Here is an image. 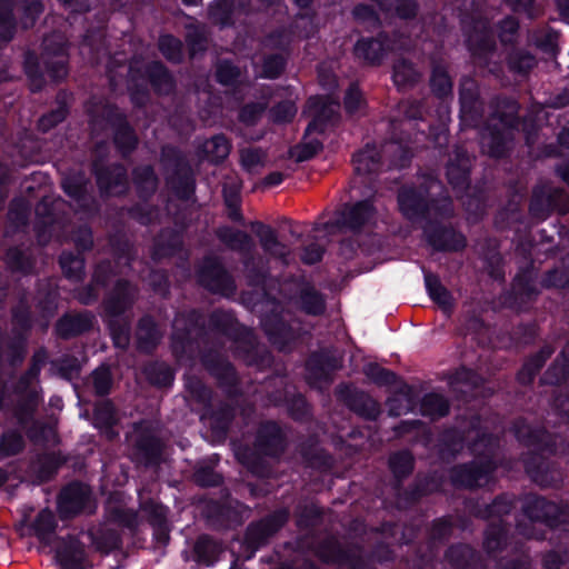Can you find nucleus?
<instances>
[{
  "instance_id": "obj_52",
  "label": "nucleus",
  "mask_w": 569,
  "mask_h": 569,
  "mask_svg": "<svg viewBox=\"0 0 569 569\" xmlns=\"http://www.w3.org/2000/svg\"><path fill=\"white\" fill-rule=\"evenodd\" d=\"M316 555L325 562H342L345 553L335 538H329L318 546Z\"/></svg>"
},
{
  "instance_id": "obj_5",
  "label": "nucleus",
  "mask_w": 569,
  "mask_h": 569,
  "mask_svg": "<svg viewBox=\"0 0 569 569\" xmlns=\"http://www.w3.org/2000/svg\"><path fill=\"white\" fill-rule=\"evenodd\" d=\"M389 158L390 167H403L410 158L408 149L399 142H387L378 151L375 146L367 144L353 157L355 171L358 176L377 172L381 167V158Z\"/></svg>"
},
{
  "instance_id": "obj_13",
  "label": "nucleus",
  "mask_w": 569,
  "mask_h": 569,
  "mask_svg": "<svg viewBox=\"0 0 569 569\" xmlns=\"http://www.w3.org/2000/svg\"><path fill=\"white\" fill-rule=\"evenodd\" d=\"M339 102L331 97H311L308 99L305 112L311 118L307 134L321 132L326 122L332 121L339 111Z\"/></svg>"
},
{
  "instance_id": "obj_1",
  "label": "nucleus",
  "mask_w": 569,
  "mask_h": 569,
  "mask_svg": "<svg viewBox=\"0 0 569 569\" xmlns=\"http://www.w3.org/2000/svg\"><path fill=\"white\" fill-rule=\"evenodd\" d=\"M67 40L61 33H52L43 40V51L40 61L32 53L26 57L24 69L30 80L32 91L40 90L44 84L41 68L50 74L53 80H61L68 74Z\"/></svg>"
},
{
  "instance_id": "obj_37",
  "label": "nucleus",
  "mask_w": 569,
  "mask_h": 569,
  "mask_svg": "<svg viewBox=\"0 0 569 569\" xmlns=\"http://www.w3.org/2000/svg\"><path fill=\"white\" fill-rule=\"evenodd\" d=\"M240 188L241 183L237 178H230L223 184V197L228 208V217L233 221H241L242 214L240 212Z\"/></svg>"
},
{
  "instance_id": "obj_36",
  "label": "nucleus",
  "mask_w": 569,
  "mask_h": 569,
  "mask_svg": "<svg viewBox=\"0 0 569 569\" xmlns=\"http://www.w3.org/2000/svg\"><path fill=\"white\" fill-rule=\"evenodd\" d=\"M392 78L399 89H407L415 86L420 80L421 74L411 62L399 59L393 64Z\"/></svg>"
},
{
  "instance_id": "obj_19",
  "label": "nucleus",
  "mask_w": 569,
  "mask_h": 569,
  "mask_svg": "<svg viewBox=\"0 0 569 569\" xmlns=\"http://www.w3.org/2000/svg\"><path fill=\"white\" fill-rule=\"evenodd\" d=\"M461 119L467 126H477L482 117V104L478 99V86L471 78L462 80L460 86Z\"/></svg>"
},
{
  "instance_id": "obj_51",
  "label": "nucleus",
  "mask_w": 569,
  "mask_h": 569,
  "mask_svg": "<svg viewBox=\"0 0 569 569\" xmlns=\"http://www.w3.org/2000/svg\"><path fill=\"white\" fill-rule=\"evenodd\" d=\"M23 446V438L19 432H4L0 439V459L18 455Z\"/></svg>"
},
{
  "instance_id": "obj_16",
  "label": "nucleus",
  "mask_w": 569,
  "mask_h": 569,
  "mask_svg": "<svg viewBox=\"0 0 569 569\" xmlns=\"http://www.w3.org/2000/svg\"><path fill=\"white\" fill-rule=\"evenodd\" d=\"M550 208L562 213L566 212L569 208L567 193L561 189H536L530 203V212L539 219H543Z\"/></svg>"
},
{
  "instance_id": "obj_33",
  "label": "nucleus",
  "mask_w": 569,
  "mask_h": 569,
  "mask_svg": "<svg viewBox=\"0 0 569 569\" xmlns=\"http://www.w3.org/2000/svg\"><path fill=\"white\" fill-rule=\"evenodd\" d=\"M136 336L138 348L142 351L149 352L158 345L162 333L149 317H144L138 325Z\"/></svg>"
},
{
  "instance_id": "obj_21",
  "label": "nucleus",
  "mask_w": 569,
  "mask_h": 569,
  "mask_svg": "<svg viewBox=\"0 0 569 569\" xmlns=\"http://www.w3.org/2000/svg\"><path fill=\"white\" fill-rule=\"evenodd\" d=\"M288 515V511L282 509L258 523L251 525L247 531L248 543L254 547L262 545L287 522Z\"/></svg>"
},
{
  "instance_id": "obj_63",
  "label": "nucleus",
  "mask_w": 569,
  "mask_h": 569,
  "mask_svg": "<svg viewBox=\"0 0 569 569\" xmlns=\"http://www.w3.org/2000/svg\"><path fill=\"white\" fill-rule=\"evenodd\" d=\"M473 556L472 548L466 545L452 546L447 552L448 560L457 568L467 567Z\"/></svg>"
},
{
  "instance_id": "obj_43",
  "label": "nucleus",
  "mask_w": 569,
  "mask_h": 569,
  "mask_svg": "<svg viewBox=\"0 0 569 569\" xmlns=\"http://www.w3.org/2000/svg\"><path fill=\"white\" fill-rule=\"evenodd\" d=\"M426 286L430 298L443 310L452 308V297L450 292L442 286L438 277L427 273Z\"/></svg>"
},
{
  "instance_id": "obj_47",
  "label": "nucleus",
  "mask_w": 569,
  "mask_h": 569,
  "mask_svg": "<svg viewBox=\"0 0 569 569\" xmlns=\"http://www.w3.org/2000/svg\"><path fill=\"white\" fill-rule=\"evenodd\" d=\"M203 365L214 376L226 379L228 382L234 380V371L232 366L226 361L220 355H207L203 357Z\"/></svg>"
},
{
  "instance_id": "obj_64",
  "label": "nucleus",
  "mask_w": 569,
  "mask_h": 569,
  "mask_svg": "<svg viewBox=\"0 0 569 569\" xmlns=\"http://www.w3.org/2000/svg\"><path fill=\"white\" fill-rule=\"evenodd\" d=\"M23 17L21 23L23 28H30L34 24L37 18L43 11V4L40 0H20Z\"/></svg>"
},
{
  "instance_id": "obj_41",
  "label": "nucleus",
  "mask_w": 569,
  "mask_h": 569,
  "mask_svg": "<svg viewBox=\"0 0 569 569\" xmlns=\"http://www.w3.org/2000/svg\"><path fill=\"white\" fill-rule=\"evenodd\" d=\"M220 552V545L208 536L199 537L193 547L194 559L204 565L212 563Z\"/></svg>"
},
{
  "instance_id": "obj_14",
  "label": "nucleus",
  "mask_w": 569,
  "mask_h": 569,
  "mask_svg": "<svg viewBox=\"0 0 569 569\" xmlns=\"http://www.w3.org/2000/svg\"><path fill=\"white\" fill-rule=\"evenodd\" d=\"M62 204L61 200H58L52 203V210L49 209V202L47 199H43L36 208L37 213V223L36 230L38 240L40 243L44 244L49 241L52 234H57L59 237L60 231H66L69 226L63 223L61 220L57 219L53 211H56Z\"/></svg>"
},
{
  "instance_id": "obj_7",
  "label": "nucleus",
  "mask_w": 569,
  "mask_h": 569,
  "mask_svg": "<svg viewBox=\"0 0 569 569\" xmlns=\"http://www.w3.org/2000/svg\"><path fill=\"white\" fill-rule=\"evenodd\" d=\"M47 359L44 350L37 351L32 357L30 369L17 385V391L23 401L18 412L20 421H23L24 416L31 415L39 403L38 376Z\"/></svg>"
},
{
  "instance_id": "obj_38",
  "label": "nucleus",
  "mask_w": 569,
  "mask_h": 569,
  "mask_svg": "<svg viewBox=\"0 0 569 569\" xmlns=\"http://www.w3.org/2000/svg\"><path fill=\"white\" fill-rule=\"evenodd\" d=\"M187 400L191 402L192 409H206L210 401V390L197 378L189 377L186 381Z\"/></svg>"
},
{
  "instance_id": "obj_30",
  "label": "nucleus",
  "mask_w": 569,
  "mask_h": 569,
  "mask_svg": "<svg viewBox=\"0 0 569 569\" xmlns=\"http://www.w3.org/2000/svg\"><path fill=\"white\" fill-rule=\"evenodd\" d=\"M388 49L393 48L386 46L380 38L361 39L355 46V54L366 63L378 64Z\"/></svg>"
},
{
  "instance_id": "obj_59",
  "label": "nucleus",
  "mask_w": 569,
  "mask_h": 569,
  "mask_svg": "<svg viewBox=\"0 0 569 569\" xmlns=\"http://www.w3.org/2000/svg\"><path fill=\"white\" fill-rule=\"evenodd\" d=\"M60 264L66 277L79 280L83 273V260L78 256L71 253H62L60 257Z\"/></svg>"
},
{
  "instance_id": "obj_12",
  "label": "nucleus",
  "mask_w": 569,
  "mask_h": 569,
  "mask_svg": "<svg viewBox=\"0 0 569 569\" xmlns=\"http://www.w3.org/2000/svg\"><path fill=\"white\" fill-rule=\"evenodd\" d=\"M203 331V319L196 311L188 315H179L173 321L172 348L178 355L186 350L192 339Z\"/></svg>"
},
{
  "instance_id": "obj_15",
  "label": "nucleus",
  "mask_w": 569,
  "mask_h": 569,
  "mask_svg": "<svg viewBox=\"0 0 569 569\" xmlns=\"http://www.w3.org/2000/svg\"><path fill=\"white\" fill-rule=\"evenodd\" d=\"M58 508L62 517H71L83 510L91 511L89 488L81 483L69 485L59 496Z\"/></svg>"
},
{
  "instance_id": "obj_20",
  "label": "nucleus",
  "mask_w": 569,
  "mask_h": 569,
  "mask_svg": "<svg viewBox=\"0 0 569 569\" xmlns=\"http://www.w3.org/2000/svg\"><path fill=\"white\" fill-rule=\"evenodd\" d=\"M284 446L283 432L277 423L261 425L256 440V449L259 453L277 457L284 450Z\"/></svg>"
},
{
  "instance_id": "obj_61",
  "label": "nucleus",
  "mask_w": 569,
  "mask_h": 569,
  "mask_svg": "<svg viewBox=\"0 0 569 569\" xmlns=\"http://www.w3.org/2000/svg\"><path fill=\"white\" fill-rule=\"evenodd\" d=\"M7 263L13 270L21 272H29L32 269L33 262L31 257L18 248L10 249L7 252Z\"/></svg>"
},
{
  "instance_id": "obj_28",
  "label": "nucleus",
  "mask_w": 569,
  "mask_h": 569,
  "mask_svg": "<svg viewBox=\"0 0 569 569\" xmlns=\"http://www.w3.org/2000/svg\"><path fill=\"white\" fill-rule=\"evenodd\" d=\"M97 182L101 190L109 193H120L119 187H124L127 182L126 169L122 166H114L111 169L101 170L98 163H94Z\"/></svg>"
},
{
  "instance_id": "obj_17",
  "label": "nucleus",
  "mask_w": 569,
  "mask_h": 569,
  "mask_svg": "<svg viewBox=\"0 0 569 569\" xmlns=\"http://www.w3.org/2000/svg\"><path fill=\"white\" fill-rule=\"evenodd\" d=\"M341 367V358L326 353H315L307 361L308 380L319 388L331 381V375Z\"/></svg>"
},
{
  "instance_id": "obj_23",
  "label": "nucleus",
  "mask_w": 569,
  "mask_h": 569,
  "mask_svg": "<svg viewBox=\"0 0 569 569\" xmlns=\"http://www.w3.org/2000/svg\"><path fill=\"white\" fill-rule=\"evenodd\" d=\"M261 323L270 341L280 350H286L296 339L292 328L286 323L283 316L278 312L266 316Z\"/></svg>"
},
{
  "instance_id": "obj_62",
  "label": "nucleus",
  "mask_w": 569,
  "mask_h": 569,
  "mask_svg": "<svg viewBox=\"0 0 569 569\" xmlns=\"http://www.w3.org/2000/svg\"><path fill=\"white\" fill-rule=\"evenodd\" d=\"M33 530L40 539H46L56 528L54 516L49 510H42L38 513L33 525Z\"/></svg>"
},
{
  "instance_id": "obj_54",
  "label": "nucleus",
  "mask_w": 569,
  "mask_h": 569,
  "mask_svg": "<svg viewBox=\"0 0 569 569\" xmlns=\"http://www.w3.org/2000/svg\"><path fill=\"white\" fill-rule=\"evenodd\" d=\"M381 10L390 11L395 8L396 13L403 19L415 17L417 4L413 0H375Z\"/></svg>"
},
{
  "instance_id": "obj_4",
  "label": "nucleus",
  "mask_w": 569,
  "mask_h": 569,
  "mask_svg": "<svg viewBox=\"0 0 569 569\" xmlns=\"http://www.w3.org/2000/svg\"><path fill=\"white\" fill-rule=\"evenodd\" d=\"M87 111L93 131L104 130L108 126L114 128V143L123 154L136 148L137 137L116 108L102 100H92L87 104Z\"/></svg>"
},
{
  "instance_id": "obj_9",
  "label": "nucleus",
  "mask_w": 569,
  "mask_h": 569,
  "mask_svg": "<svg viewBox=\"0 0 569 569\" xmlns=\"http://www.w3.org/2000/svg\"><path fill=\"white\" fill-rule=\"evenodd\" d=\"M523 511L529 519L546 522L550 527L569 523V506H560L541 497H527Z\"/></svg>"
},
{
  "instance_id": "obj_24",
  "label": "nucleus",
  "mask_w": 569,
  "mask_h": 569,
  "mask_svg": "<svg viewBox=\"0 0 569 569\" xmlns=\"http://www.w3.org/2000/svg\"><path fill=\"white\" fill-rule=\"evenodd\" d=\"M398 202L400 211L409 220H415L429 210L426 189L405 187L399 192Z\"/></svg>"
},
{
  "instance_id": "obj_56",
  "label": "nucleus",
  "mask_w": 569,
  "mask_h": 569,
  "mask_svg": "<svg viewBox=\"0 0 569 569\" xmlns=\"http://www.w3.org/2000/svg\"><path fill=\"white\" fill-rule=\"evenodd\" d=\"M159 50L170 61L179 62L182 57V43L172 36H162L159 39Z\"/></svg>"
},
{
  "instance_id": "obj_40",
  "label": "nucleus",
  "mask_w": 569,
  "mask_h": 569,
  "mask_svg": "<svg viewBox=\"0 0 569 569\" xmlns=\"http://www.w3.org/2000/svg\"><path fill=\"white\" fill-rule=\"evenodd\" d=\"M137 453L146 463H157L162 453L161 441L150 435H141L137 440Z\"/></svg>"
},
{
  "instance_id": "obj_25",
  "label": "nucleus",
  "mask_w": 569,
  "mask_h": 569,
  "mask_svg": "<svg viewBox=\"0 0 569 569\" xmlns=\"http://www.w3.org/2000/svg\"><path fill=\"white\" fill-rule=\"evenodd\" d=\"M137 290L126 281H118L113 291L106 299V311L112 316H119L132 306Z\"/></svg>"
},
{
  "instance_id": "obj_50",
  "label": "nucleus",
  "mask_w": 569,
  "mask_h": 569,
  "mask_svg": "<svg viewBox=\"0 0 569 569\" xmlns=\"http://www.w3.org/2000/svg\"><path fill=\"white\" fill-rule=\"evenodd\" d=\"M389 467L396 478L407 477L413 469V457L408 451L396 452L389 459Z\"/></svg>"
},
{
  "instance_id": "obj_58",
  "label": "nucleus",
  "mask_w": 569,
  "mask_h": 569,
  "mask_svg": "<svg viewBox=\"0 0 569 569\" xmlns=\"http://www.w3.org/2000/svg\"><path fill=\"white\" fill-rule=\"evenodd\" d=\"M146 373L149 380L158 386H169L173 380V372L166 363H153L147 367Z\"/></svg>"
},
{
  "instance_id": "obj_60",
  "label": "nucleus",
  "mask_w": 569,
  "mask_h": 569,
  "mask_svg": "<svg viewBox=\"0 0 569 569\" xmlns=\"http://www.w3.org/2000/svg\"><path fill=\"white\" fill-rule=\"evenodd\" d=\"M29 211L30 204L26 200L13 201L8 213L10 227L18 229L26 226Z\"/></svg>"
},
{
  "instance_id": "obj_2",
  "label": "nucleus",
  "mask_w": 569,
  "mask_h": 569,
  "mask_svg": "<svg viewBox=\"0 0 569 569\" xmlns=\"http://www.w3.org/2000/svg\"><path fill=\"white\" fill-rule=\"evenodd\" d=\"M518 106L511 100H499L488 124L481 132L480 144L485 153L501 157L508 149L517 124Z\"/></svg>"
},
{
  "instance_id": "obj_57",
  "label": "nucleus",
  "mask_w": 569,
  "mask_h": 569,
  "mask_svg": "<svg viewBox=\"0 0 569 569\" xmlns=\"http://www.w3.org/2000/svg\"><path fill=\"white\" fill-rule=\"evenodd\" d=\"M133 180L143 193L153 192L157 188V178L149 166L137 168L133 172Z\"/></svg>"
},
{
  "instance_id": "obj_55",
  "label": "nucleus",
  "mask_w": 569,
  "mask_h": 569,
  "mask_svg": "<svg viewBox=\"0 0 569 569\" xmlns=\"http://www.w3.org/2000/svg\"><path fill=\"white\" fill-rule=\"evenodd\" d=\"M302 309L310 315H320L325 310L322 297L313 289L307 288L300 296Z\"/></svg>"
},
{
  "instance_id": "obj_11",
  "label": "nucleus",
  "mask_w": 569,
  "mask_h": 569,
  "mask_svg": "<svg viewBox=\"0 0 569 569\" xmlns=\"http://www.w3.org/2000/svg\"><path fill=\"white\" fill-rule=\"evenodd\" d=\"M199 281L208 290L229 296L234 291L232 278L221 263L213 258L204 259L199 269Z\"/></svg>"
},
{
  "instance_id": "obj_22",
  "label": "nucleus",
  "mask_w": 569,
  "mask_h": 569,
  "mask_svg": "<svg viewBox=\"0 0 569 569\" xmlns=\"http://www.w3.org/2000/svg\"><path fill=\"white\" fill-rule=\"evenodd\" d=\"M251 229L258 237L260 246L271 257L287 264L290 257L289 248L278 240L274 229L262 222H253Z\"/></svg>"
},
{
  "instance_id": "obj_48",
  "label": "nucleus",
  "mask_w": 569,
  "mask_h": 569,
  "mask_svg": "<svg viewBox=\"0 0 569 569\" xmlns=\"http://www.w3.org/2000/svg\"><path fill=\"white\" fill-rule=\"evenodd\" d=\"M13 0H0V38L8 42L13 37L14 20L12 14Z\"/></svg>"
},
{
  "instance_id": "obj_35",
  "label": "nucleus",
  "mask_w": 569,
  "mask_h": 569,
  "mask_svg": "<svg viewBox=\"0 0 569 569\" xmlns=\"http://www.w3.org/2000/svg\"><path fill=\"white\" fill-rule=\"evenodd\" d=\"M231 143L223 134H217L203 142L201 151L210 162L223 161L230 153Z\"/></svg>"
},
{
  "instance_id": "obj_6",
  "label": "nucleus",
  "mask_w": 569,
  "mask_h": 569,
  "mask_svg": "<svg viewBox=\"0 0 569 569\" xmlns=\"http://www.w3.org/2000/svg\"><path fill=\"white\" fill-rule=\"evenodd\" d=\"M129 76L132 101L137 104H142L147 97L144 89L141 91L139 89L133 90V87H139L140 80L144 81V79L148 78L159 93H169L173 89L172 77L160 62L150 63L146 67L144 72H142L141 62L134 59L130 63Z\"/></svg>"
},
{
  "instance_id": "obj_44",
  "label": "nucleus",
  "mask_w": 569,
  "mask_h": 569,
  "mask_svg": "<svg viewBox=\"0 0 569 569\" xmlns=\"http://www.w3.org/2000/svg\"><path fill=\"white\" fill-rule=\"evenodd\" d=\"M420 410L423 416L438 419L448 413L449 403L442 396L429 393L423 397Z\"/></svg>"
},
{
  "instance_id": "obj_45",
  "label": "nucleus",
  "mask_w": 569,
  "mask_h": 569,
  "mask_svg": "<svg viewBox=\"0 0 569 569\" xmlns=\"http://www.w3.org/2000/svg\"><path fill=\"white\" fill-rule=\"evenodd\" d=\"M553 353V349L549 346L543 347L538 355L532 357L525 363L523 368L518 375V379L522 383H528L533 379V376L540 370L546 360Z\"/></svg>"
},
{
  "instance_id": "obj_18",
  "label": "nucleus",
  "mask_w": 569,
  "mask_h": 569,
  "mask_svg": "<svg viewBox=\"0 0 569 569\" xmlns=\"http://www.w3.org/2000/svg\"><path fill=\"white\" fill-rule=\"evenodd\" d=\"M376 217V209L371 200H363L353 206L345 207L333 222L337 227H346L351 230H359L370 224Z\"/></svg>"
},
{
  "instance_id": "obj_53",
  "label": "nucleus",
  "mask_w": 569,
  "mask_h": 569,
  "mask_svg": "<svg viewBox=\"0 0 569 569\" xmlns=\"http://www.w3.org/2000/svg\"><path fill=\"white\" fill-rule=\"evenodd\" d=\"M241 163L249 172H258L264 167L266 153L259 148H246L240 151Z\"/></svg>"
},
{
  "instance_id": "obj_49",
  "label": "nucleus",
  "mask_w": 569,
  "mask_h": 569,
  "mask_svg": "<svg viewBox=\"0 0 569 569\" xmlns=\"http://www.w3.org/2000/svg\"><path fill=\"white\" fill-rule=\"evenodd\" d=\"M181 237L177 232L161 233L156 241L153 257L162 258L174 253L181 247Z\"/></svg>"
},
{
  "instance_id": "obj_34",
  "label": "nucleus",
  "mask_w": 569,
  "mask_h": 569,
  "mask_svg": "<svg viewBox=\"0 0 569 569\" xmlns=\"http://www.w3.org/2000/svg\"><path fill=\"white\" fill-rule=\"evenodd\" d=\"M218 238L230 249L239 252H249L253 248L251 237L240 230L231 228H220L217 231Z\"/></svg>"
},
{
  "instance_id": "obj_46",
  "label": "nucleus",
  "mask_w": 569,
  "mask_h": 569,
  "mask_svg": "<svg viewBox=\"0 0 569 569\" xmlns=\"http://www.w3.org/2000/svg\"><path fill=\"white\" fill-rule=\"evenodd\" d=\"M313 133L315 132H310L307 134L306 132L303 141L291 149V157H293L297 161H306L321 150L322 143L317 138L311 137Z\"/></svg>"
},
{
  "instance_id": "obj_29",
  "label": "nucleus",
  "mask_w": 569,
  "mask_h": 569,
  "mask_svg": "<svg viewBox=\"0 0 569 569\" xmlns=\"http://www.w3.org/2000/svg\"><path fill=\"white\" fill-rule=\"evenodd\" d=\"M93 317L87 312L68 315L57 325V332L62 338L73 337L88 331L92 327Z\"/></svg>"
},
{
  "instance_id": "obj_26",
  "label": "nucleus",
  "mask_w": 569,
  "mask_h": 569,
  "mask_svg": "<svg viewBox=\"0 0 569 569\" xmlns=\"http://www.w3.org/2000/svg\"><path fill=\"white\" fill-rule=\"evenodd\" d=\"M470 158L462 148L455 150V158L450 159L447 176L455 189H465L469 182Z\"/></svg>"
},
{
  "instance_id": "obj_3",
  "label": "nucleus",
  "mask_w": 569,
  "mask_h": 569,
  "mask_svg": "<svg viewBox=\"0 0 569 569\" xmlns=\"http://www.w3.org/2000/svg\"><path fill=\"white\" fill-rule=\"evenodd\" d=\"M496 448V439L482 435L471 445V451L477 457L483 456L485 460L471 465H462L451 470V480L456 486L465 488L481 487L490 482L492 471L496 469L491 460Z\"/></svg>"
},
{
  "instance_id": "obj_31",
  "label": "nucleus",
  "mask_w": 569,
  "mask_h": 569,
  "mask_svg": "<svg viewBox=\"0 0 569 569\" xmlns=\"http://www.w3.org/2000/svg\"><path fill=\"white\" fill-rule=\"evenodd\" d=\"M339 392L343 395L345 392L350 393V398L346 399L348 406L356 411L357 413L365 416L366 418L373 419L379 413V405L372 398L363 392H355L351 393L350 387H341L339 388Z\"/></svg>"
},
{
  "instance_id": "obj_42",
  "label": "nucleus",
  "mask_w": 569,
  "mask_h": 569,
  "mask_svg": "<svg viewBox=\"0 0 569 569\" xmlns=\"http://www.w3.org/2000/svg\"><path fill=\"white\" fill-rule=\"evenodd\" d=\"M430 84L432 91L439 97H446L452 91V81L446 66L435 59L432 60Z\"/></svg>"
},
{
  "instance_id": "obj_8",
  "label": "nucleus",
  "mask_w": 569,
  "mask_h": 569,
  "mask_svg": "<svg viewBox=\"0 0 569 569\" xmlns=\"http://www.w3.org/2000/svg\"><path fill=\"white\" fill-rule=\"evenodd\" d=\"M469 50L479 63H487V58L495 49L493 36L483 18L465 17L462 19Z\"/></svg>"
},
{
  "instance_id": "obj_32",
  "label": "nucleus",
  "mask_w": 569,
  "mask_h": 569,
  "mask_svg": "<svg viewBox=\"0 0 569 569\" xmlns=\"http://www.w3.org/2000/svg\"><path fill=\"white\" fill-rule=\"evenodd\" d=\"M430 243L438 250L458 251L465 248V237L452 229H439L428 233Z\"/></svg>"
},
{
  "instance_id": "obj_39",
  "label": "nucleus",
  "mask_w": 569,
  "mask_h": 569,
  "mask_svg": "<svg viewBox=\"0 0 569 569\" xmlns=\"http://www.w3.org/2000/svg\"><path fill=\"white\" fill-rule=\"evenodd\" d=\"M87 180L83 174L78 173L64 177L62 180L63 190L68 196L80 203V207H87L90 197L87 194Z\"/></svg>"
},
{
  "instance_id": "obj_10",
  "label": "nucleus",
  "mask_w": 569,
  "mask_h": 569,
  "mask_svg": "<svg viewBox=\"0 0 569 569\" xmlns=\"http://www.w3.org/2000/svg\"><path fill=\"white\" fill-rule=\"evenodd\" d=\"M512 509V502L506 498L496 499L486 510L485 517L492 518V522L486 531L483 546L488 553H495L502 549L506 529L500 517L508 515Z\"/></svg>"
},
{
  "instance_id": "obj_27",
  "label": "nucleus",
  "mask_w": 569,
  "mask_h": 569,
  "mask_svg": "<svg viewBox=\"0 0 569 569\" xmlns=\"http://www.w3.org/2000/svg\"><path fill=\"white\" fill-rule=\"evenodd\" d=\"M139 496L142 510L147 513L150 523L154 527L158 539L167 541L168 532L166 508L153 499L147 497L144 491H140Z\"/></svg>"
}]
</instances>
